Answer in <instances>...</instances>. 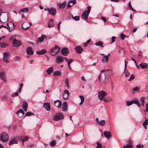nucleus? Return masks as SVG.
Returning <instances> with one entry per match:
<instances>
[{
    "mask_svg": "<svg viewBox=\"0 0 148 148\" xmlns=\"http://www.w3.org/2000/svg\"><path fill=\"white\" fill-rule=\"evenodd\" d=\"M132 103L136 104L138 107L140 106V104L139 102V101L137 99H134L132 100Z\"/></svg>",
    "mask_w": 148,
    "mask_h": 148,
    "instance_id": "30",
    "label": "nucleus"
},
{
    "mask_svg": "<svg viewBox=\"0 0 148 148\" xmlns=\"http://www.w3.org/2000/svg\"><path fill=\"white\" fill-rule=\"evenodd\" d=\"M7 45V44L4 43H0V46L2 48H4Z\"/></svg>",
    "mask_w": 148,
    "mask_h": 148,
    "instance_id": "46",
    "label": "nucleus"
},
{
    "mask_svg": "<svg viewBox=\"0 0 148 148\" xmlns=\"http://www.w3.org/2000/svg\"><path fill=\"white\" fill-rule=\"evenodd\" d=\"M95 121L96 123V124L101 126H104L105 124V121L104 120H103L101 121H99L98 118H96Z\"/></svg>",
    "mask_w": 148,
    "mask_h": 148,
    "instance_id": "10",
    "label": "nucleus"
},
{
    "mask_svg": "<svg viewBox=\"0 0 148 148\" xmlns=\"http://www.w3.org/2000/svg\"><path fill=\"white\" fill-rule=\"evenodd\" d=\"M103 134L104 136L108 138H109L112 136L110 132L105 131L104 132Z\"/></svg>",
    "mask_w": 148,
    "mask_h": 148,
    "instance_id": "22",
    "label": "nucleus"
},
{
    "mask_svg": "<svg viewBox=\"0 0 148 148\" xmlns=\"http://www.w3.org/2000/svg\"><path fill=\"white\" fill-rule=\"evenodd\" d=\"M146 123V121H144L143 123V126L144 127V128L145 129H147V124Z\"/></svg>",
    "mask_w": 148,
    "mask_h": 148,
    "instance_id": "53",
    "label": "nucleus"
},
{
    "mask_svg": "<svg viewBox=\"0 0 148 148\" xmlns=\"http://www.w3.org/2000/svg\"><path fill=\"white\" fill-rule=\"evenodd\" d=\"M145 99V97H142L140 98V100L142 103L145 102L144 100Z\"/></svg>",
    "mask_w": 148,
    "mask_h": 148,
    "instance_id": "51",
    "label": "nucleus"
},
{
    "mask_svg": "<svg viewBox=\"0 0 148 148\" xmlns=\"http://www.w3.org/2000/svg\"><path fill=\"white\" fill-rule=\"evenodd\" d=\"M6 25L8 27V29L10 32H11L14 29V24L13 23H7Z\"/></svg>",
    "mask_w": 148,
    "mask_h": 148,
    "instance_id": "18",
    "label": "nucleus"
},
{
    "mask_svg": "<svg viewBox=\"0 0 148 148\" xmlns=\"http://www.w3.org/2000/svg\"><path fill=\"white\" fill-rule=\"evenodd\" d=\"M65 83L68 88H69V79L68 78H66L65 79Z\"/></svg>",
    "mask_w": 148,
    "mask_h": 148,
    "instance_id": "39",
    "label": "nucleus"
},
{
    "mask_svg": "<svg viewBox=\"0 0 148 148\" xmlns=\"http://www.w3.org/2000/svg\"><path fill=\"white\" fill-rule=\"evenodd\" d=\"M146 123V121H144L143 123V126L144 127V128L145 129H147V124Z\"/></svg>",
    "mask_w": 148,
    "mask_h": 148,
    "instance_id": "55",
    "label": "nucleus"
},
{
    "mask_svg": "<svg viewBox=\"0 0 148 148\" xmlns=\"http://www.w3.org/2000/svg\"><path fill=\"white\" fill-rule=\"evenodd\" d=\"M46 37V36L45 35L42 34L41 37H38L37 40V41L39 42H42L44 40V39Z\"/></svg>",
    "mask_w": 148,
    "mask_h": 148,
    "instance_id": "24",
    "label": "nucleus"
},
{
    "mask_svg": "<svg viewBox=\"0 0 148 148\" xmlns=\"http://www.w3.org/2000/svg\"><path fill=\"white\" fill-rule=\"evenodd\" d=\"M120 36L122 40H123L125 37L126 36L123 33H122L121 34Z\"/></svg>",
    "mask_w": 148,
    "mask_h": 148,
    "instance_id": "50",
    "label": "nucleus"
},
{
    "mask_svg": "<svg viewBox=\"0 0 148 148\" xmlns=\"http://www.w3.org/2000/svg\"><path fill=\"white\" fill-rule=\"evenodd\" d=\"M75 49L77 53H81L83 50V49L79 46L75 47Z\"/></svg>",
    "mask_w": 148,
    "mask_h": 148,
    "instance_id": "16",
    "label": "nucleus"
},
{
    "mask_svg": "<svg viewBox=\"0 0 148 148\" xmlns=\"http://www.w3.org/2000/svg\"><path fill=\"white\" fill-rule=\"evenodd\" d=\"M34 115V113H32L31 112H27L26 113L25 116H31L32 115Z\"/></svg>",
    "mask_w": 148,
    "mask_h": 148,
    "instance_id": "41",
    "label": "nucleus"
},
{
    "mask_svg": "<svg viewBox=\"0 0 148 148\" xmlns=\"http://www.w3.org/2000/svg\"><path fill=\"white\" fill-rule=\"evenodd\" d=\"M64 61L63 57L60 56H57L56 58V61L57 63H60Z\"/></svg>",
    "mask_w": 148,
    "mask_h": 148,
    "instance_id": "8",
    "label": "nucleus"
},
{
    "mask_svg": "<svg viewBox=\"0 0 148 148\" xmlns=\"http://www.w3.org/2000/svg\"><path fill=\"white\" fill-rule=\"evenodd\" d=\"M53 75L54 76H60L61 75V73L60 71H54Z\"/></svg>",
    "mask_w": 148,
    "mask_h": 148,
    "instance_id": "38",
    "label": "nucleus"
},
{
    "mask_svg": "<svg viewBox=\"0 0 148 148\" xmlns=\"http://www.w3.org/2000/svg\"><path fill=\"white\" fill-rule=\"evenodd\" d=\"M69 94V91L67 90H65L63 92L62 94V97L64 99H66L68 97V95Z\"/></svg>",
    "mask_w": 148,
    "mask_h": 148,
    "instance_id": "17",
    "label": "nucleus"
},
{
    "mask_svg": "<svg viewBox=\"0 0 148 148\" xmlns=\"http://www.w3.org/2000/svg\"><path fill=\"white\" fill-rule=\"evenodd\" d=\"M48 27L51 28L53 27L54 24L53 23V19H51L48 22Z\"/></svg>",
    "mask_w": 148,
    "mask_h": 148,
    "instance_id": "28",
    "label": "nucleus"
},
{
    "mask_svg": "<svg viewBox=\"0 0 148 148\" xmlns=\"http://www.w3.org/2000/svg\"><path fill=\"white\" fill-rule=\"evenodd\" d=\"M53 71V69L52 67L49 68L47 70V72L49 74H50Z\"/></svg>",
    "mask_w": 148,
    "mask_h": 148,
    "instance_id": "35",
    "label": "nucleus"
},
{
    "mask_svg": "<svg viewBox=\"0 0 148 148\" xmlns=\"http://www.w3.org/2000/svg\"><path fill=\"white\" fill-rule=\"evenodd\" d=\"M25 24H23L22 25H21V28L24 30H26L27 29L29 28L30 27V26L25 27V26L24 27L23 25H25Z\"/></svg>",
    "mask_w": 148,
    "mask_h": 148,
    "instance_id": "44",
    "label": "nucleus"
},
{
    "mask_svg": "<svg viewBox=\"0 0 148 148\" xmlns=\"http://www.w3.org/2000/svg\"><path fill=\"white\" fill-rule=\"evenodd\" d=\"M47 52V50L45 49H43L41 51H37L36 53L38 54L41 55Z\"/></svg>",
    "mask_w": 148,
    "mask_h": 148,
    "instance_id": "31",
    "label": "nucleus"
},
{
    "mask_svg": "<svg viewBox=\"0 0 148 148\" xmlns=\"http://www.w3.org/2000/svg\"><path fill=\"white\" fill-rule=\"evenodd\" d=\"M146 123V121H144L143 123V126L144 127V128L145 129H147V124Z\"/></svg>",
    "mask_w": 148,
    "mask_h": 148,
    "instance_id": "54",
    "label": "nucleus"
},
{
    "mask_svg": "<svg viewBox=\"0 0 148 148\" xmlns=\"http://www.w3.org/2000/svg\"><path fill=\"white\" fill-rule=\"evenodd\" d=\"M3 60L4 62L8 63L9 62V55L8 53L5 52L3 53Z\"/></svg>",
    "mask_w": 148,
    "mask_h": 148,
    "instance_id": "7",
    "label": "nucleus"
},
{
    "mask_svg": "<svg viewBox=\"0 0 148 148\" xmlns=\"http://www.w3.org/2000/svg\"><path fill=\"white\" fill-rule=\"evenodd\" d=\"M62 104L61 101L59 100L55 101L54 102V105L55 106L58 108H61L62 106Z\"/></svg>",
    "mask_w": 148,
    "mask_h": 148,
    "instance_id": "13",
    "label": "nucleus"
},
{
    "mask_svg": "<svg viewBox=\"0 0 148 148\" xmlns=\"http://www.w3.org/2000/svg\"><path fill=\"white\" fill-rule=\"evenodd\" d=\"M0 78L5 81V73L3 72H0Z\"/></svg>",
    "mask_w": 148,
    "mask_h": 148,
    "instance_id": "34",
    "label": "nucleus"
},
{
    "mask_svg": "<svg viewBox=\"0 0 148 148\" xmlns=\"http://www.w3.org/2000/svg\"><path fill=\"white\" fill-rule=\"evenodd\" d=\"M72 18L75 20L76 21H77L79 20V17L78 16H73V15L72 16Z\"/></svg>",
    "mask_w": 148,
    "mask_h": 148,
    "instance_id": "43",
    "label": "nucleus"
},
{
    "mask_svg": "<svg viewBox=\"0 0 148 148\" xmlns=\"http://www.w3.org/2000/svg\"><path fill=\"white\" fill-rule=\"evenodd\" d=\"M140 66L143 69H146L148 66V65L146 64L144 62L140 63Z\"/></svg>",
    "mask_w": 148,
    "mask_h": 148,
    "instance_id": "32",
    "label": "nucleus"
},
{
    "mask_svg": "<svg viewBox=\"0 0 148 148\" xmlns=\"http://www.w3.org/2000/svg\"><path fill=\"white\" fill-rule=\"evenodd\" d=\"M133 146L130 144H127L123 146L124 148H133Z\"/></svg>",
    "mask_w": 148,
    "mask_h": 148,
    "instance_id": "42",
    "label": "nucleus"
},
{
    "mask_svg": "<svg viewBox=\"0 0 148 148\" xmlns=\"http://www.w3.org/2000/svg\"><path fill=\"white\" fill-rule=\"evenodd\" d=\"M23 108L25 112L27 111L28 107V104L26 102H25L23 103L22 105Z\"/></svg>",
    "mask_w": 148,
    "mask_h": 148,
    "instance_id": "29",
    "label": "nucleus"
},
{
    "mask_svg": "<svg viewBox=\"0 0 148 148\" xmlns=\"http://www.w3.org/2000/svg\"><path fill=\"white\" fill-rule=\"evenodd\" d=\"M95 45L97 46H100L101 47H103V43L101 41H99L95 43Z\"/></svg>",
    "mask_w": 148,
    "mask_h": 148,
    "instance_id": "33",
    "label": "nucleus"
},
{
    "mask_svg": "<svg viewBox=\"0 0 148 148\" xmlns=\"http://www.w3.org/2000/svg\"><path fill=\"white\" fill-rule=\"evenodd\" d=\"M29 138V137H28L25 136L24 138L23 139V143L24 142L27 141L28 140Z\"/></svg>",
    "mask_w": 148,
    "mask_h": 148,
    "instance_id": "57",
    "label": "nucleus"
},
{
    "mask_svg": "<svg viewBox=\"0 0 148 148\" xmlns=\"http://www.w3.org/2000/svg\"><path fill=\"white\" fill-rule=\"evenodd\" d=\"M87 8V10H84V12L82 13L81 16L82 19L86 21H87V20L88 16L90 11L91 7L90 6H88Z\"/></svg>",
    "mask_w": 148,
    "mask_h": 148,
    "instance_id": "1",
    "label": "nucleus"
},
{
    "mask_svg": "<svg viewBox=\"0 0 148 148\" xmlns=\"http://www.w3.org/2000/svg\"><path fill=\"white\" fill-rule=\"evenodd\" d=\"M126 105L127 106L131 105L132 104V101H126Z\"/></svg>",
    "mask_w": 148,
    "mask_h": 148,
    "instance_id": "45",
    "label": "nucleus"
},
{
    "mask_svg": "<svg viewBox=\"0 0 148 148\" xmlns=\"http://www.w3.org/2000/svg\"><path fill=\"white\" fill-rule=\"evenodd\" d=\"M128 5L129 6V8L130 10H131L132 11H136V10L132 8V7L131 5V4L130 1Z\"/></svg>",
    "mask_w": 148,
    "mask_h": 148,
    "instance_id": "40",
    "label": "nucleus"
},
{
    "mask_svg": "<svg viewBox=\"0 0 148 148\" xmlns=\"http://www.w3.org/2000/svg\"><path fill=\"white\" fill-rule=\"evenodd\" d=\"M18 92H17L15 93H13L12 94L11 96L12 97H14L15 96H17L18 95Z\"/></svg>",
    "mask_w": 148,
    "mask_h": 148,
    "instance_id": "56",
    "label": "nucleus"
},
{
    "mask_svg": "<svg viewBox=\"0 0 148 148\" xmlns=\"http://www.w3.org/2000/svg\"><path fill=\"white\" fill-rule=\"evenodd\" d=\"M76 3V1L75 0H71L69 2L67 6L68 7H69L73 6Z\"/></svg>",
    "mask_w": 148,
    "mask_h": 148,
    "instance_id": "25",
    "label": "nucleus"
},
{
    "mask_svg": "<svg viewBox=\"0 0 148 148\" xmlns=\"http://www.w3.org/2000/svg\"><path fill=\"white\" fill-rule=\"evenodd\" d=\"M134 78V77L133 75H131L130 76V78L128 79V80L130 81H131Z\"/></svg>",
    "mask_w": 148,
    "mask_h": 148,
    "instance_id": "48",
    "label": "nucleus"
},
{
    "mask_svg": "<svg viewBox=\"0 0 148 148\" xmlns=\"http://www.w3.org/2000/svg\"><path fill=\"white\" fill-rule=\"evenodd\" d=\"M143 145L140 144H138L136 146V148H143Z\"/></svg>",
    "mask_w": 148,
    "mask_h": 148,
    "instance_id": "59",
    "label": "nucleus"
},
{
    "mask_svg": "<svg viewBox=\"0 0 148 148\" xmlns=\"http://www.w3.org/2000/svg\"><path fill=\"white\" fill-rule=\"evenodd\" d=\"M79 98L81 100V102L79 103V104L80 105H81L82 104L84 103V97L83 96H82V95H79Z\"/></svg>",
    "mask_w": 148,
    "mask_h": 148,
    "instance_id": "36",
    "label": "nucleus"
},
{
    "mask_svg": "<svg viewBox=\"0 0 148 148\" xmlns=\"http://www.w3.org/2000/svg\"><path fill=\"white\" fill-rule=\"evenodd\" d=\"M1 18L2 20L3 21V22H4L6 21L8 19V17L7 14H1ZM2 22H3L2 21Z\"/></svg>",
    "mask_w": 148,
    "mask_h": 148,
    "instance_id": "23",
    "label": "nucleus"
},
{
    "mask_svg": "<svg viewBox=\"0 0 148 148\" xmlns=\"http://www.w3.org/2000/svg\"><path fill=\"white\" fill-rule=\"evenodd\" d=\"M66 3V2L65 1H64L63 3H58L57 5L59 8H62L65 7Z\"/></svg>",
    "mask_w": 148,
    "mask_h": 148,
    "instance_id": "26",
    "label": "nucleus"
},
{
    "mask_svg": "<svg viewBox=\"0 0 148 148\" xmlns=\"http://www.w3.org/2000/svg\"><path fill=\"white\" fill-rule=\"evenodd\" d=\"M110 56V54H108L106 56L102 57V59H101V61L103 63H107L108 61V57Z\"/></svg>",
    "mask_w": 148,
    "mask_h": 148,
    "instance_id": "15",
    "label": "nucleus"
},
{
    "mask_svg": "<svg viewBox=\"0 0 148 148\" xmlns=\"http://www.w3.org/2000/svg\"><path fill=\"white\" fill-rule=\"evenodd\" d=\"M116 37L115 36H112L111 38V44L114 42L115 40Z\"/></svg>",
    "mask_w": 148,
    "mask_h": 148,
    "instance_id": "52",
    "label": "nucleus"
},
{
    "mask_svg": "<svg viewBox=\"0 0 148 148\" xmlns=\"http://www.w3.org/2000/svg\"><path fill=\"white\" fill-rule=\"evenodd\" d=\"M43 107L47 111H49L50 109V106L48 103H44L43 104Z\"/></svg>",
    "mask_w": 148,
    "mask_h": 148,
    "instance_id": "21",
    "label": "nucleus"
},
{
    "mask_svg": "<svg viewBox=\"0 0 148 148\" xmlns=\"http://www.w3.org/2000/svg\"><path fill=\"white\" fill-rule=\"evenodd\" d=\"M56 143V141L55 140H53L50 143L49 145L51 147H54L55 146Z\"/></svg>",
    "mask_w": 148,
    "mask_h": 148,
    "instance_id": "37",
    "label": "nucleus"
},
{
    "mask_svg": "<svg viewBox=\"0 0 148 148\" xmlns=\"http://www.w3.org/2000/svg\"><path fill=\"white\" fill-rule=\"evenodd\" d=\"M0 140L3 142H5L8 140V135L7 133L3 132L1 134L0 137Z\"/></svg>",
    "mask_w": 148,
    "mask_h": 148,
    "instance_id": "4",
    "label": "nucleus"
},
{
    "mask_svg": "<svg viewBox=\"0 0 148 148\" xmlns=\"http://www.w3.org/2000/svg\"><path fill=\"white\" fill-rule=\"evenodd\" d=\"M61 52L62 55L66 56L69 53V51L67 48L64 47L61 49Z\"/></svg>",
    "mask_w": 148,
    "mask_h": 148,
    "instance_id": "11",
    "label": "nucleus"
},
{
    "mask_svg": "<svg viewBox=\"0 0 148 148\" xmlns=\"http://www.w3.org/2000/svg\"><path fill=\"white\" fill-rule=\"evenodd\" d=\"M62 111H65L67 110V104L66 102H64L62 104Z\"/></svg>",
    "mask_w": 148,
    "mask_h": 148,
    "instance_id": "19",
    "label": "nucleus"
},
{
    "mask_svg": "<svg viewBox=\"0 0 148 148\" xmlns=\"http://www.w3.org/2000/svg\"><path fill=\"white\" fill-rule=\"evenodd\" d=\"M138 90V87H136L133 88V91H137Z\"/></svg>",
    "mask_w": 148,
    "mask_h": 148,
    "instance_id": "62",
    "label": "nucleus"
},
{
    "mask_svg": "<svg viewBox=\"0 0 148 148\" xmlns=\"http://www.w3.org/2000/svg\"><path fill=\"white\" fill-rule=\"evenodd\" d=\"M64 118L63 114L61 113H58L55 115L53 117V119L56 121L63 119Z\"/></svg>",
    "mask_w": 148,
    "mask_h": 148,
    "instance_id": "3",
    "label": "nucleus"
},
{
    "mask_svg": "<svg viewBox=\"0 0 148 148\" xmlns=\"http://www.w3.org/2000/svg\"><path fill=\"white\" fill-rule=\"evenodd\" d=\"M21 45V43L20 40H18L16 39L13 40L12 45L14 47H19Z\"/></svg>",
    "mask_w": 148,
    "mask_h": 148,
    "instance_id": "6",
    "label": "nucleus"
},
{
    "mask_svg": "<svg viewBox=\"0 0 148 148\" xmlns=\"http://www.w3.org/2000/svg\"><path fill=\"white\" fill-rule=\"evenodd\" d=\"M29 10V9L27 8H25L23 9L20 10L19 13L21 14H23L24 13H27Z\"/></svg>",
    "mask_w": 148,
    "mask_h": 148,
    "instance_id": "20",
    "label": "nucleus"
},
{
    "mask_svg": "<svg viewBox=\"0 0 148 148\" xmlns=\"http://www.w3.org/2000/svg\"><path fill=\"white\" fill-rule=\"evenodd\" d=\"M60 48L58 45H56L54 47L52 48L50 51V53L53 56L56 55L59 51Z\"/></svg>",
    "mask_w": 148,
    "mask_h": 148,
    "instance_id": "2",
    "label": "nucleus"
},
{
    "mask_svg": "<svg viewBox=\"0 0 148 148\" xmlns=\"http://www.w3.org/2000/svg\"><path fill=\"white\" fill-rule=\"evenodd\" d=\"M27 54L32 55L33 53L32 48L31 47H28L27 50Z\"/></svg>",
    "mask_w": 148,
    "mask_h": 148,
    "instance_id": "27",
    "label": "nucleus"
},
{
    "mask_svg": "<svg viewBox=\"0 0 148 148\" xmlns=\"http://www.w3.org/2000/svg\"><path fill=\"white\" fill-rule=\"evenodd\" d=\"M126 71V72L125 73V76L126 77L130 75V72L128 71L127 70Z\"/></svg>",
    "mask_w": 148,
    "mask_h": 148,
    "instance_id": "58",
    "label": "nucleus"
},
{
    "mask_svg": "<svg viewBox=\"0 0 148 148\" xmlns=\"http://www.w3.org/2000/svg\"><path fill=\"white\" fill-rule=\"evenodd\" d=\"M16 114L19 117L21 118L24 115L25 112L22 109H21L17 111L16 112Z\"/></svg>",
    "mask_w": 148,
    "mask_h": 148,
    "instance_id": "14",
    "label": "nucleus"
},
{
    "mask_svg": "<svg viewBox=\"0 0 148 148\" xmlns=\"http://www.w3.org/2000/svg\"><path fill=\"white\" fill-rule=\"evenodd\" d=\"M18 141L17 139V138H12L10 140L8 143L9 145H13L14 144H17Z\"/></svg>",
    "mask_w": 148,
    "mask_h": 148,
    "instance_id": "12",
    "label": "nucleus"
},
{
    "mask_svg": "<svg viewBox=\"0 0 148 148\" xmlns=\"http://www.w3.org/2000/svg\"><path fill=\"white\" fill-rule=\"evenodd\" d=\"M20 58L18 56H16L14 58V61H17L20 60Z\"/></svg>",
    "mask_w": 148,
    "mask_h": 148,
    "instance_id": "61",
    "label": "nucleus"
},
{
    "mask_svg": "<svg viewBox=\"0 0 148 148\" xmlns=\"http://www.w3.org/2000/svg\"><path fill=\"white\" fill-rule=\"evenodd\" d=\"M61 22H60L57 25V27L58 31H59L60 30V25Z\"/></svg>",
    "mask_w": 148,
    "mask_h": 148,
    "instance_id": "60",
    "label": "nucleus"
},
{
    "mask_svg": "<svg viewBox=\"0 0 148 148\" xmlns=\"http://www.w3.org/2000/svg\"><path fill=\"white\" fill-rule=\"evenodd\" d=\"M90 42V39L88 40L86 42L84 43V45L85 47H86L87 45V44L89 43Z\"/></svg>",
    "mask_w": 148,
    "mask_h": 148,
    "instance_id": "49",
    "label": "nucleus"
},
{
    "mask_svg": "<svg viewBox=\"0 0 148 148\" xmlns=\"http://www.w3.org/2000/svg\"><path fill=\"white\" fill-rule=\"evenodd\" d=\"M101 19L104 22H106V18L102 16L101 17Z\"/></svg>",
    "mask_w": 148,
    "mask_h": 148,
    "instance_id": "64",
    "label": "nucleus"
},
{
    "mask_svg": "<svg viewBox=\"0 0 148 148\" xmlns=\"http://www.w3.org/2000/svg\"><path fill=\"white\" fill-rule=\"evenodd\" d=\"M107 94L106 92L101 90L99 92L98 97L100 100H102L104 99V96H106Z\"/></svg>",
    "mask_w": 148,
    "mask_h": 148,
    "instance_id": "5",
    "label": "nucleus"
},
{
    "mask_svg": "<svg viewBox=\"0 0 148 148\" xmlns=\"http://www.w3.org/2000/svg\"><path fill=\"white\" fill-rule=\"evenodd\" d=\"M49 12L52 16H54L56 13V10L55 8L53 7H52L47 9Z\"/></svg>",
    "mask_w": 148,
    "mask_h": 148,
    "instance_id": "9",
    "label": "nucleus"
},
{
    "mask_svg": "<svg viewBox=\"0 0 148 148\" xmlns=\"http://www.w3.org/2000/svg\"><path fill=\"white\" fill-rule=\"evenodd\" d=\"M73 59H70L69 60V61H68L67 62V64H68V63H69V64H70L71 63L73 62Z\"/></svg>",
    "mask_w": 148,
    "mask_h": 148,
    "instance_id": "63",
    "label": "nucleus"
},
{
    "mask_svg": "<svg viewBox=\"0 0 148 148\" xmlns=\"http://www.w3.org/2000/svg\"><path fill=\"white\" fill-rule=\"evenodd\" d=\"M97 145L96 148H102V145L101 143H99V142L97 143Z\"/></svg>",
    "mask_w": 148,
    "mask_h": 148,
    "instance_id": "47",
    "label": "nucleus"
}]
</instances>
